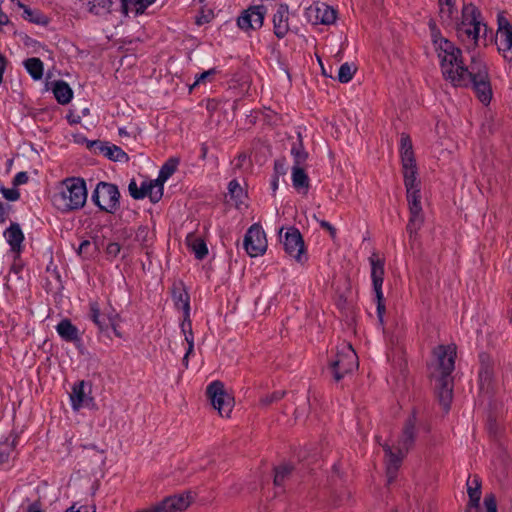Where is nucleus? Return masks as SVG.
<instances>
[{"label":"nucleus","mask_w":512,"mask_h":512,"mask_svg":"<svg viewBox=\"0 0 512 512\" xmlns=\"http://www.w3.org/2000/svg\"><path fill=\"white\" fill-rule=\"evenodd\" d=\"M118 318L119 315L113 310L101 312L97 301L89 302V319L97 326L99 333L109 336L110 324H113V319Z\"/></svg>","instance_id":"4468645a"},{"label":"nucleus","mask_w":512,"mask_h":512,"mask_svg":"<svg viewBox=\"0 0 512 512\" xmlns=\"http://www.w3.org/2000/svg\"><path fill=\"white\" fill-rule=\"evenodd\" d=\"M91 200L99 210L114 214L120 207V192L117 185L100 181L92 192Z\"/></svg>","instance_id":"0eeeda50"},{"label":"nucleus","mask_w":512,"mask_h":512,"mask_svg":"<svg viewBox=\"0 0 512 512\" xmlns=\"http://www.w3.org/2000/svg\"><path fill=\"white\" fill-rule=\"evenodd\" d=\"M9 206H5V204L0 200V224H4L8 219V211Z\"/></svg>","instance_id":"603ef678"},{"label":"nucleus","mask_w":512,"mask_h":512,"mask_svg":"<svg viewBox=\"0 0 512 512\" xmlns=\"http://www.w3.org/2000/svg\"><path fill=\"white\" fill-rule=\"evenodd\" d=\"M172 298L176 308L183 311V317L188 318L190 315V296L182 283L173 288Z\"/></svg>","instance_id":"4be33fe9"},{"label":"nucleus","mask_w":512,"mask_h":512,"mask_svg":"<svg viewBox=\"0 0 512 512\" xmlns=\"http://www.w3.org/2000/svg\"><path fill=\"white\" fill-rule=\"evenodd\" d=\"M216 68H211L207 71L202 72L201 74L196 76V80L192 87H195L199 84L205 83L206 81H211L212 78L217 74Z\"/></svg>","instance_id":"37998d69"},{"label":"nucleus","mask_w":512,"mask_h":512,"mask_svg":"<svg viewBox=\"0 0 512 512\" xmlns=\"http://www.w3.org/2000/svg\"><path fill=\"white\" fill-rule=\"evenodd\" d=\"M273 32L279 39L284 38L289 32V6L285 3L278 4L273 14Z\"/></svg>","instance_id":"dca6fc26"},{"label":"nucleus","mask_w":512,"mask_h":512,"mask_svg":"<svg viewBox=\"0 0 512 512\" xmlns=\"http://www.w3.org/2000/svg\"><path fill=\"white\" fill-rule=\"evenodd\" d=\"M29 180V176L27 172L21 171L18 172L13 179V185L14 186H20L23 184H26Z\"/></svg>","instance_id":"09e8293b"},{"label":"nucleus","mask_w":512,"mask_h":512,"mask_svg":"<svg viewBox=\"0 0 512 512\" xmlns=\"http://www.w3.org/2000/svg\"><path fill=\"white\" fill-rule=\"evenodd\" d=\"M186 245L194 253L195 258L203 260L208 255V248L203 238L191 232L186 236Z\"/></svg>","instance_id":"5701e85b"},{"label":"nucleus","mask_w":512,"mask_h":512,"mask_svg":"<svg viewBox=\"0 0 512 512\" xmlns=\"http://www.w3.org/2000/svg\"><path fill=\"white\" fill-rule=\"evenodd\" d=\"M86 200V182L79 177L64 179L52 198L53 205L62 212L79 210L85 205Z\"/></svg>","instance_id":"20e7f679"},{"label":"nucleus","mask_w":512,"mask_h":512,"mask_svg":"<svg viewBox=\"0 0 512 512\" xmlns=\"http://www.w3.org/2000/svg\"><path fill=\"white\" fill-rule=\"evenodd\" d=\"M285 395L284 391H274L271 394H267L260 399V404L264 407L271 405L274 402L281 400Z\"/></svg>","instance_id":"79ce46f5"},{"label":"nucleus","mask_w":512,"mask_h":512,"mask_svg":"<svg viewBox=\"0 0 512 512\" xmlns=\"http://www.w3.org/2000/svg\"><path fill=\"white\" fill-rule=\"evenodd\" d=\"M434 37L442 75L455 87L471 86L476 97L484 105L492 99V88L486 63L472 57L469 67L462 60V51L448 39Z\"/></svg>","instance_id":"f257e3e1"},{"label":"nucleus","mask_w":512,"mask_h":512,"mask_svg":"<svg viewBox=\"0 0 512 512\" xmlns=\"http://www.w3.org/2000/svg\"><path fill=\"white\" fill-rule=\"evenodd\" d=\"M283 228L280 230V239L283 242L285 252L297 263L303 265L308 261L304 240L300 231L295 227H289L284 236Z\"/></svg>","instance_id":"1a4fd4ad"},{"label":"nucleus","mask_w":512,"mask_h":512,"mask_svg":"<svg viewBox=\"0 0 512 512\" xmlns=\"http://www.w3.org/2000/svg\"><path fill=\"white\" fill-rule=\"evenodd\" d=\"M56 332L63 341L69 343H80L81 335L78 328L71 322L70 319H62L55 327Z\"/></svg>","instance_id":"aec40b11"},{"label":"nucleus","mask_w":512,"mask_h":512,"mask_svg":"<svg viewBox=\"0 0 512 512\" xmlns=\"http://www.w3.org/2000/svg\"><path fill=\"white\" fill-rule=\"evenodd\" d=\"M10 20L8 18V16L0 10V28L4 25H7L9 24Z\"/></svg>","instance_id":"052dcab7"},{"label":"nucleus","mask_w":512,"mask_h":512,"mask_svg":"<svg viewBox=\"0 0 512 512\" xmlns=\"http://www.w3.org/2000/svg\"><path fill=\"white\" fill-rule=\"evenodd\" d=\"M358 367V356L350 344H343L329 361V370L336 382Z\"/></svg>","instance_id":"423d86ee"},{"label":"nucleus","mask_w":512,"mask_h":512,"mask_svg":"<svg viewBox=\"0 0 512 512\" xmlns=\"http://www.w3.org/2000/svg\"><path fill=\"white\" fill-rule=\"evenodd\" d=\"M107 146V143L106 142H103L101 140H94V141H91L88 145L89 149L94 152L95 154H99V155H103L104 156V151L105 150V147Z\"/></svg>","instance_id":"de8ad7c7"},{"label":"nucleus","mask_w":512,"mask_h":512,"mask_svg":"<svg viewBox=\"0 0 512 512\" xmlns=\"http://www.w3.org/2000/svg\"><path fill=\"white\" fill-rule=\"evenodd\" d=\"M244 248L250 257L263 255L267 249V239L259 224H253L244 236Z\"/></svg>","instance_id":"9b49d317"},{"label":"nucleus","mask_w":512,"mask_h":512,"mask_svg":"<svg viewBox=\"0 0 512 512\" xmlns=\"http://www.w3.org/2000/svg\"><path fill=\"white\" fill-rule=\"evenodd\" d=\"M70 402L74 411H79L84 407H93L95 402L91 396V386L84 380L74 383L70 393Z\"/></svg>","instance_id":"ddd939ff"},{"label":"nucleus","mask_w":512,"mask_h":512,"mask_svg":"<svg viewBox=\"0 0 512 512\" xmlns=\"http://www.w3.org/2000/svg\"><path fill=\"white\" fill-rule=\"evenodd\" d=\"M292 184L297 191L303 190L307 193L310 187V180L302 166L292 167Z\"/></svg>","instance_id":"b1692460"},{"label":"nucleus","mask_w":512,"mask_h":512,"mask_svg":"<svg viewBox=\"0 0 512 512\" xmlns=\"http://www.w3.org/2000/svg\"><path fill=\"white\" fill-rule=\"evenodd\" d=\"M456 32L460 39L472 41L474 45H477L481 33L484 37L487 36L488 27L484 23L480 9L473 3L463 5L461 20L456 24Z\"/></svg>","instance_id":"39448f33"},{"label":"nucleus","mask_w":512,"mask_h":512,"mask_svg":"<svg viewBox=\"0 0 512 512\" xmlns=\"http://www.w3.org/2000/svg\"><path fill=\"white\" fill-rule=\"evenodd\" d=\"M179 159L176 157L169 158L161 167L159 171V182H166L177 170Z\"/></svg>","instance_id":"2f4dec72"},{"label":"nucleus","mask_w":512,"mask_h":512,"mask_svg":"<svg viewBox=\"0 0 512 512\" xmlns=\"http://www.w3.org/2000/svg\"><path fill=\"white\" fill-rule=\"evenodd\" d=\"M120 251L121 246L117 242H110L105 249V253L109 260L115 259L119 255Z\"/></svg>","instance_id":"a18cd8bd"},{"label":"nucleus","mask_w":512,"mask_h":512,"mask_svg":"<svg viewBox=\"0 0 512 512\" xmlns=\"http://www.w3.org/2000/svg\"><path fill=\"white\" fill-rule=\"evenodd\" d=\"M467 493L469 496V501L467 503L466 509H471V512H478L480 506L481 499V487L482 481L478 475H469L467 482Z\"/></svg>","instance_id":"a211bd4d"},{"label":"nucleus","mask_w":512,"mask_h":512,"mask_svg":"<svg viewBox=\"0 0 512 512\" xmlns=\"http://www.w3.org/2000/svg\"><path fill=\"white\" fill-rule=\"evenodd\" d=\"M137 512H160L157 504L152 506L151 508H148V509H145V510H140V511H137Z\"/></svg>","instance_id":"69168bd1"},{"label":"nucleus","mask_w":512,"mask_h":512,"mask_svg":"<svg viewBox=\"0 0 512 512\" xmlns=\"http://www.w3.org/2000/svg\"><path fill=\"white\" fill-rule=\"evenodd\" d=\"M416 423V415L412 413L405 420L396 444L393 446L388 443L382 445L385 452L386 475L389 484L396 479L403 459L415 444L417 436Z\"/></svg>","instance_id":"7ed1b4c3"},{"label":"nucleus","mask_w":512,"mask_h":512,"mask_svg":"<svg viewBox=\"0 0 512 512\" xmlns=\"http://www.w3.org/2000/svg\"><path fill=\"white\" fill-rule=\"evenodd\" d=\"M118 324H119V318L118 319H113V324H110V329L113 330V333L116 337H119L121 338L122 337V334L121 332L118 330Z\"/></svg>","instance_id":"6e6d98bb"},{"label":"nucleus","mask_w":512,"mask_h":512,"mask_svg":"<svg viewBox=\"0 0 512 512\" xmlns=\"http://www.w3.org/2000/svg\"><path fill=\"white\" fill-rule=\"evenodd\" d=\"M440 18L446 24H451L456 18L457 9L452 0H438Z\"/></svg>","instance_id":"c756f323"},{"label":"nucleus","mask_w":512,"mask_h":512,"mask_svg":"<svg viewBox=\"0 0 512 512\" xmlns=\"http://www.w3.org/2000/svg\"><path fill=\"white\" fill-rule=\"evenodd\" d=\"M228 193L230 198L236 202L241 201L244 196V191L236 179H233L228 184Z\"/></svg>","instance_id":"ea45409f"},{"label":"nucleus","mask_w":512,"mask_h":512,"mask_svg":"<svg viewBox=\"0 0 512 512\" xmlns=\"http://www.w3.org/2000/svg\"><path fill=\"white\" fill-rule=\"evenodd\" d=\"M192 497L189 493L172 495L157 503L160 512H181L191 503Z\"/></svg>","instance_id":"f3484780"},{"label":"nucleus","mask_w":512,"mask_h":512,"mask_svg":"<svg viewBox=\"0 0 512 512\" xmlns=\"http://www.w3.org/2000/svg\"><path fill=\"white\" fill-rule=\"evenodd\" d=\"M53 94L58 103L65 105L68 104L72 97L73 91L70 86L63 80H58L54 83Z\"/></svg>","instance_id":"393cba45"},{"label":"nucleus","mask_w":512,"mask_h":512,"mask_svg":"<svg viewBox=\"0 0 512 512\" xmlns=\"http://www.w3.org/2000/svg\"><path fill=\"white\" fill-rule=\"evenodd\" d=\"M332 238H334L337 234L336 228L332 225L329 230H327Z\"/></svg>","instance_id":"338daca9"},{"label":"nucleus","mask_w":512,"mask_h":512,"mask_svg":"<svg viewBox=\"0 0 512 512\" xmlns=\"http://www.w3.org/2000/svg\"><path fill=\"white\" fill-rule=\"evenodd\" d=\"M90 246H91V242L89 240H83L78 247L77 253L80 256L87 255L88 249L90 248Z\"/></svg>","instance_id":"864d4df0"},{"label":"nucleus","mask_w":512,"mask_h":512,"mask_svg":"<svg viewBox=\"0 0 512 512\" xmlns=\"http://www.w3.org/2000/svg\"><path fill=\"white\" fill-rule=\"evenodd\" d=\"M318 222H319L320 227H321V228H323V229H325V230H329V229L331 228V226H332V225H331L328 221H326V220H319Z\"/></svg>","instance_id":"0e129e2a"},{"label":"nucleus","mask_w":512,"mask_h":512,"mask_svg":"<svg viewBox=\"0 0 512 512\" xmlns=\"http://www.w3.org/2000/svg\"><path fill=\"white\" fill-rule=\"evenodd\" d=\"M490 377V372L488 367H484L479 371V378L482 381L483 379L488 380Z\"/></svg>","instance_id":"bf43d9fd"},{"label":"nucleus","mask_w":512,"mask_h":512,"mask_svg":"<svg viewBox=\"0 0 512 512\" xmlns=\"http://www.w3.org/2000/svg\"><path fill=\"white\" fill-rule=\"evenodd\" d=\"M149 181H143L141 186L138 187L135 179H132L128 185V191L131 197L135 200L144 199L149 190Z\"/></svg>","instance_id":"f704fd0d"},{"label":"nucleus","mask_w":512,"mask_h":512,"mask_svg":"<svg viewBox=\"0 0 512 512\" xmlns=\"http://www.w3.org/2000/svg\"><path fill=\"white\" fill-rule=\"evenodd\" d=\"M26 512H43L41 508V503L39 501H35L31 503L27 509Z\"/></svg>","instance_id":"5fc2aeb1"},{"label":"nucleus","mask_w":512,"mask_h":512,"mask_svg":"<svg viewBox=\"0 0 512 512\" xmlns=\"http://www.w3.org/2000/svg\"><path fill=\"white\" fill-rule=\"evenodd\" d=\"M188 347L186 349V352H185V356L186 358H189V356L193 353L194 351V343H187Z\"/></svg>","instance_id":"e2e57ef3"},{"label":"nucleus","mask_w":512,"mask_h":512,"mask_svg":"<svg viewBox=\"0 0 512 512\" xmlns=\"http://www.w3.org/2000/svg\"><path fill=\"white\" fill-rule=\"evenodd\" d=\"M357 67L353 63L345 62L338 69L337 79L340 83H348L352 80Z\"/></svg>","instance_id":"e433bc0d"},{"label":"nucleus","mask_w":512,"mask_h":512,"mask_svg":"<svg viewBox=\"0 0 512 512\" xmlns=\"http://www.w3.org/2000/svg\"><path fill=\"white\" fill-rule=\"evenodd\" d=\"M19 6L23 9L22 17L34 24L37 25H47L49 23V20L46 15H44L40 10L38 9H32L27 5H24L22 3H19Z\"/></svg>","instance_id":"cd10ccee"},{"label":"nucleus","mask_w":512,"mask_h":512,"mask_svg":"<svg viewBox=\"0 0 512 512\" xmlns=\"http://www.w3.org/2000/svg\"><path fill=\"white\" fill-rule=\"evenodd\" d=\"M313 13L315 14V24L330 25L336 21V11L324 3L315 8L310 7L308 9L309 17H311Z\"/></svg>","instance_id":"412c9836"},{"label":"nucleus","mask_w":512,"mask_h":512,"mask_svg":"<svg viewBox=\"0 0 512 512\" xmlns=\"http://www.w3.org/2000/svg\"><path fill=\"white\" fill-rule=\"evenodd\" d=\"M165 182H159V178L149 181V190L146 197H149L152 203H157L163 196V185Z\"/></svg>","instance_id":"c9c22d12"},{"label":"nucleus","mask_w":512,"mask_h":512,"mask_svg":"<svg viewBox=\"0 0 512 512\" xmlns=\"http://www.w3.org/2000/svg\"><path fill=\"white\" fill-rule=\"evenodd\" d=\"M436 360L432 377L435 379V390L440 405L448 412L453 398V377L457 347L455 344L438 345L433 349Z\"/></svg>","instance_id":"f03ea898"},{"label":"nucleus","mask_w":512,"mask_h":512,"mask_svg":"<svg viewBox=\"0 0 512 512\" xmlns=\"http://www.w3.org/2000/svg\"><path fill=\"white\" fill-rule=\"evenodd\" d=\"M498 29L496 33V45L500 53L507 60H512V25L503 15H498Z\"/></svg>","instance_id":"f8f14e48"},{"label":"nucleus","mask_w":512,"mask_h":512,"mask_svg":"<svg viewBox=\"0 0 512 512\" xmlns=\"http://www.w3.org/2000/svg\"><path fill=\"white\" fill-rule=\"evenodd\" d=\"M6 68V58L0 53V84L3 81V74Z\"/></svg>","instance_id":"4d7b16f0"},{"label":"nucleus","mask_w":512,"mask_h":512,"mask_svg":"<svg viewBox=\"0 0 512 512\" xmlns=\"http://www.w3.org/2000/svg\"><path fill=\"white\" fill-rule=\"evenodd\" d=\"M23 65L33 80H40L42 78L44 65L40 58H28L23 62Z\"/></svg>","instance_id":"c85d7f7f"},{"label":"nucleus","mask_w":512,"mask_h":512,"mask_svg":"<svg viewBox=\"0 0 512 512\" xmlns=\"http://www.w3.org/2000/svg\"><path fill=\"white\" fill-rule=\"evenodd\" d=\"M423 220L424 219H423L422 212H418V213L410 212V217H409L408 224L406 226V231L409 234V238L411 240L416 238L417 232L419 231V229L421 228V226L423 224Z\"/></svg>","instance_id":"473e14b6"},{"label":"nucleus","mask_w":512,"mask_h":512,"mask_svg":"<svg viewBox=\"0 0 512 512\" xmlns=\"http://www.w3.org/2000/svg\"><path fill=\"white\" fill-rule=\"evenodd\" d=\"M274 170H275V174L279 175L280 173H283V164L278 162V161H275V164H274Z\"/></svg>","instance_id":"680f3d73"},{"label":"nucleus","mask_w":512,"mask_h":512,"mask_svg":"<svg viewBox=\"0 0 512 512\" xmlns=\"http://www.w3.org/2000/svg\"><path fill=\"white\" fill-rule=\"evenodd\" d=\"M104 156L112 161L128 160V155L117 145L107 143L105 147Z\"/></svg>","instance_id":"4c0bfd02"},{"label":"nucleus","mask_w":512,"mask_h":512,"mask_svg":"<svg viewBox=\"0 0 512 512\" xmlns=\"http://www.w3.org/2000/svg\"><path fill=\"white\" fill-rule=\"evenodd\" d=\"M407 201L409 205V212H422V206H421V195H420V188H414V189H407Z\"/></svg>","instance_id":"72a5a7b5"},{"label":"nucleus","mask_w":512,"mask_h":512,"mask_svg":"<svg viewBox=\"0 0 512 512\" xmlns=\"http://www.w3.org/2000/svg\"><path fill=\"white\" fill-rule=\"evenodd\" d=\"M332 238H334L337 234L336 228L332 225L329 230H327Z\"/></svg>","instance_id":"774afa93"},{"label":"nucleus","mask_w":512,"mask_h":512,"mask_svg":"<svg viewBox=\"0 0 512 512\" xmlns=\"http://www.w3.org/2000/svg\"><path fill=\"white\" fill-rule=\"evenodd\" d=\"M400 156L401 163H406V165H411L412 162H415V156L413 152L412 141L409 135L402 134L400 139Z\"/></svg>","instance_id":"bb28decb"},{"label":"nucleus","mask_w":512,"mask_h":512,"mask_svg":"<svg viewBox=\"0 0 512 512\" xmlns=\"http://www.w3.org/2000/svg\"><path fill=\"white\" fill-rule=\"evenodd\" d=\"M206 394L222 417H229L234 406V399L225 391L224 384L221 381L211 382L206 389Z\"/></svg>","instance_id":"9d476101"},{"label":"nucleus","mask_w":512,"mask_h":512,"mask_svg":"<svg viewBox=\"0 0 512 512\" xmlns=\"http://www.w3.org/2000/svg\"><path fill=\"white\" fill-rule=\"evenodd\" d=\"M14 452V443L0 447V465L7 464Z\"/></svg>","instance_id":"c03bdc74"},{"label":"nucleus","mask_w":512,"mask_h":512,"mask_svg":"<svg viewBox=\"0 0 512 512\" xmlns=\"http://www.w3.org/2000/svg\"><path fill=\"white\" fill-rule=\"evenodd\" d=\"M265 13V6H251L238 17L237 24L243 30L259 29L263 25Z\"/></svg>","instance_id":"2eb2a0df"},{"label":"nucleus","mask_w":512,"mask_h":512,"mask_svg":"<svg viewBox=\"0 0 512 512\" xmlns=\"http://www.w3.org/2000/svg\"><path fill=\"white\" fill-rule=\"evenodd\" d=\"M278 186H279V175L274 174L272 176V180H271V189H272L273 193H275L277 191Z\"/></svg>","instance_id":"13d9d810"},{"label":"nucleus","mask_w":512,"mask_h":512,"mask_svg":"<svg viewBox=\"0 0 512 512\" xmlns=\"http://www.w3.org/2000/svg\"><path fill=\"white\" fill-rule=\"evenodd\" d=\"M484 506L486 508V512H497V503L494 494L490 493L485 496Z\"/></svg>","instance_id":"49530a36"},{"label":"nucleus","mask_w":512,"mask_h":512,"mask_svg":"<svg viewBox=\"0 0 512 512\" xmlns=\"http://www.w3.org/2000/svg\"><path fill=\"white\" fill-rule=\"evenodd\" d=\"M65 512H96L94 508H90L89 506L83 505L76 507V505H72L65 510Z\"/></svg>","instance_id":"3c124183"},{"label":"nucleus","mask_w":512,"mask_h":512,"mask_svg":"<svg viewBox=\"0 0 512 512\" xmlns=\"http://www.w3.org/2000/svg\"><path fill=\"white\" fill-rule=\"evenodd\" d=\"M292 470L293 467L288 464H284L275 468L274 485L282 486L286 479L290 477Z\"/></svg>","instance_id":"58836bf2"},{"label":"nucleus","mask_w":512,"mask_h":512,"mask_svg":"<svg viewBox=\"0 0 512 512\" xmlns=\"http://www.w3.org/2000/svg\"><path fill=\"white\" fill-rule=\"evenodd\" d=\"M180 327L184 334L185 341L187 343H194V335H193V331H192V323L190 320V316L188 318H185V317L183 318V321H182Z\"/></svg>","instance_id":"a19ab883"},{"label":"nucleus","mask_w":512,"mask_h":512,"mask_svg":"<svg viewBox=\"0 0 512 512\" xmlns=\"http://www.w3.org/2000/svg\"><path fill=\"white\" fill-rule=\"evenodd\" d=\"M2 194L9 201H16L20 197V193L16 189L3 188L2 189Z\"/></svg>","instance_id":"8fccbe9b"},{"label":"nucleus","mask_w":512,"mask_h":512,"mask_svg":"<svg viewBox=\"0 0 512 512\" xmlns=\"http://www.w3.org/2000/svg\"><path fill=\"white\" fill-rule=\"evenodd\" d=\"M369 263L371 266V280L373 291L375 293V299L377 304V317L381 324L384 322V315L386 312V307L384 303V296L382 291V285L384 281L385 275V259L380 258L376 252H373L369 257Z\"/></svg>","instance_id":"6e6552de"},{"label":"nucleus","mask_w":512,"mask_h":512,"mask_svg":"<svg viewBox=\"0 0 512 512\" xmlns=\"http://www.w3.org/2000/svg\"><path fill=\"white\" fill-rule=\"evenodd\" d=\"M12 252L19 254L23 249L24 234L18 223L12 222L3 233Z\"/></svg>","instance_id":"6ab92c4d"},{"label":"nucleus","mask_w":512,"mask_h":512,"mask_svg":"<svg viewBox=\"0 0 512 512\" xmlns=\"http://www.w3.org/2000/svg\"><path fill=\"white\" fill-rule=\"evenodd\" d=\"M403 177H404V185L407 189L420 188V183L417 180V166L416 161L412 162L411 165H406V163H402Z\"/></svg>","instance_id":"a878e982"},{"label":"nucleus","mask_w":512,"mask_h":512,"mask_svg":"<svg viewBox=\"0 0 512 512\" xmlns=\"http://www.w3.org/2000/svg\"><path fill=\"white\" fill-rule=\"evenodd\" d=\"M291 155L294 162L293 166H302L308 158V153L304 149L300 134H298V141L292 145Z\"/></svg>","instance_id":"7c9ffc66"}]
</instances>
